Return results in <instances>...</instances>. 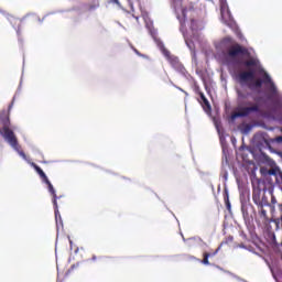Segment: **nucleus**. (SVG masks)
I'll return each instance as SVG.
<instances>
[{"label": "nucleus", "mask_w": 282, "mask_h": 282, "mask_svg": "<svg viewBox=\"0 0 282 282\" xmlns=\"http://www.w3.org/2000/svg\"><path fill=\"white\" fill-rule=\"evenodd\" d=\"M223 45H225V56L228 61H231L236 65H243L245 67H257V59L254 58L247 61L240 59L243 58V56H250L248 47L235 42L232 37H225L223 40Z\"/></svg>", "instance_id": "1"}, {"label": "nucleus", "mask_w": 282, "mask_h": 282, "mask_svg": "<svg viewBox=\"0 0 282 282\" xmlns=\"http://www.w3.org/2000/svg\"><path fill=\"white\" fill-rule=\"evenodd\" d=\"M13 105L14 101L9 105L8 110H2L0 112V123L2 124V128H0V135L4 138L12 149L19 151L21 147L19 145V140L17 139V134H14V128H12V123L10 121V111H12Z\"/></svg>", "instance_id": "2"}, {"label": "nucleus", "mask_w": 282, "mask_h": 282, "mask_svg": "<svg viewBox=\"0 0 282 282\" xmlns=\"http://www.w3.org/2000/svg\"><path fill=\"white\" fill-rule=\"evenodd\" d=\"M176 12V19L181 23V32H183V35L186 36V23L189 21V30L192 32H195L198 30L199 25L197 23V12L195 11V7H193V3H189L188 6H181L175 9Z\"/></svg>", "instance_id": "3"}, {"label": "nucleus", "mask_w": 282, "mask_h": 282, "mask_svg": "<svg viewBox=\"0 0 282 282\" xmlns=\"http://www.w3.org/2000/svg\"><path fill=\"white\" fill-rule=\"evenodd\" d=\"M238 96V111L232 112L230 118L235 120L236 118H248L251 113L259 112V105L252 104V101L248 100L250 93H245L243 90H237Z\"/></svg>", "instance_id": "4"}, {"label": "nucleus", "mask_w": 282, "mask_h": 282, "mask_svg": "<svg viewBox=\"0 0 282 282\" xmlns=\"http://www.w3.org/2000/svg\"><path fill=\"white\" fill-rule=\"evenodd\" d=\"M239 85H248L249 89H252V87H257L258 89H261L263 87V79H256L254 80V70L249 69V70H241L237 76H236ZM253 82V85L250 84Z\"/></svg>", "instance_id": "5"}, {"label": "nucleus", "mask_w": 282, "mask_h": 282, "mask_svg": "<svg viewBox=\"0 0 282 282\" xmlns=\"http://www.w3.org/2000/svg\"><path fill=\"white\" fill-rule=\"evenodd\" d=\"M251 184L253 188H258L263 193L268 192L270 195L274 193V181L271 177H252Z\"/></svg>", "instance_id": "6"}, {"label": "nucleus", "mask_w": 282, "mask_h": 282, "mask_svg": "<svg viewBox=\"0 0 282 282\" xmlns=\"http://www.w3.org/2000/svg\"><path fill=\"white\" fill-rule=\"evenodd\" d=\"M44 184H47L48 192L53 195V206L55 208V217L58 218V203L56 202V191L54 189V185L47 180V177L43 178Z\"/></svg>", "instance_id": "7"}, {"label": "nucleus", "mask_w": 282, "mask_h": 282, "mask_svg": "<svg viewBox=\"0 0 282 282\" xmlns=\"http://www.w3.org/2000/svg\"><path fill=\"white\" fill-rule=\"evenodd\" d=\"M250 208H253L252 206L248 205V204H242L241 205V213H242V217L246 224H250V221L253 220L252 214H250Z\"/></svg>", "instance_id": "8"}, {"label": "nucleus", "mask_w": 282, "mask_h": 282, "mask_svg": "<svg viewBox=\"0 0 282 282\" xmlns=\"http://www.w3.org/2000/svg\"><path fill=\"white\" fill-rule=\"evenodd\" d=\"M219 250H221V247H218L215 251L213 252H204L203 253V260H202V263L204 265H210V261H208V259H210V257H215Z\"/></svg>", "instance_id": "9"}, {"label": "nucleus", "mask_w": 282, "mask_h": 282, "mask_svg": "<svg viewBox=\"0 0 282 282\" xmlns=\"http://www.w3.org/2000/svg\"><path fill=\"white\" fill-rule=\"evenodd\" d=\"M200 105L204 109V111H210L213 108L210 107V101H208V98H206V95L204 93H200Z\"/></svg>", "instance_id": "10"}, {"label": "nucleus", "mask_w": 282, "mask_h": 282, "mask_svg": "<svg viewBox=\"0 0 282 282\" xmlns=\"http://www.w3.org/2000/svg\"><path fill=\"white\" fill-rule=\"evenodd\" d=\"M262 84L264 85H271V91L272 94H276V86H274V83L272 82V78L270 77V75H268V73H264L263 75V79H262Z\"/></svg>", "instance_id": "11"}, {"label": "nucleus", "mask_w": 282, "mask_h": 282, "mask_svg": "<svg viewBox=\"0 0 282 282\" xmlns=\"http://www.w3.org/2000/svg\"><path fill=\"white\" fill-rule=\"evenodd\" d=\"M252 202H253V204H256V206L259 207V205L261 204V189L253 187Z\"/></svg>", "instance_id": "12"}, {"label": "nucleus", "mask_w": 282, "mask_h": 282, "mask_svg": "<svg viewBox=\"0 0 282 282\" xmlns=\"http://www.w3.org/2000/svg\"><path fill=\"white\" fill-rule=\"evenodd\" d=\"M258 215L260 217V219L262 220V224H268V210H265V208L262 207H258Z\"/></svg>", "instance_id": "13"}, {"label": "nucleus", "mask_w": 282, "mask_h": 282, "mask_svg": "<svg viewBox=\"0 0 282 282\" xmlns=\"http://www.w3.org/2000/svg\"><path fill=\"white\" fill-rule=\"evenodd\" d=\"M169 63L174 67L175 69L181 67L180 59L175 56L167 55Z\"/></svg>", "instance_id": "14"}, {"label": "nucleus", "mask_w": 282, "mask_h": 282, "mask_svg": "<svg viewBox=\"0 0 282 282\" xmlns=\"http://www.w3.org/2000/svg\"><path fill=\"white\" fill-rule=\"evenodd\" d=\"M32 166L34 171L37 172V175H40V177H47V175H45V172H43V170L39 165H36V163H32Z\"/></svg>", "instance_id": "15"}, {"label": "nucleus", "mask_w": 282, "mask_h": 282, "mask_svg": "<svg viewBox=\"0 0 282 282\" xmlns=\"http://www.w3.org/2000/svg\"><path fill=\"white\" fill-rule=\"evenodd\" d=\"M270 206V200H268V196L265 194L260 198V204L258 207Z\"/></svg>", "instance_id": "16"}, {"label": "nucleus", "mask_w": 282, "mask_h": 282, "mask_svg": "<svg viewBox=\"0 0 282 282\" xmlns=\"http://www.w3.org/2000/svg\"><path fill=\"white\" fill-rule=\"evenodd\" d=\"M236 181L238 184V188H246V184H248V182H243V178L241 177H237Z\"/></svg>", "instance_id": "17"}, {"label": "nucleus", "mask_w": 282, "mask_h": 282, "mask_svg": "<svg viewBox=\"0 0 282 282\" xmlns=\"http://www.w3.org/2000/svg\"><path fill=\"white\" fill-rule=\"evenodd\" d=\"M242 127H243L242 129L243 133H250V131H252V126H250V123H246Z\"/></svg>", "instance_id": "18"}, {"label": "nucleus", "mask_w": 282, "mask_h": 282, "mask_svg": "<svg viewBox=\"0 0 282 282\" xmlns=\"http://www.w3.org/2000/svg\"><path fill=\"white\" fill-rule=\"evenodd\" d=\"M260 173L262 175V177H268V173H270V170L268 167H261L260 169Z\"/></svg>", "instance_id": "19"}, {"label": "nucleus", "mask_w": 282, "mask_h": 282, "mask_svg": "<svg viewBox=\"0 0 282 282\" xmlns=\"http://www.w3.org/2000/svg\"><path fill=\"white\" fill-rule=\"evenodd\" d=\"M97 8H100V3L97 1L95 2L94 4H89L88 6V10L91 11V10H96Z\"/></svg>", "instance_id": "20"}, {"label": "nucleus", "mask_w": 282, "mask_h": 282, "mask_svg": "<svg viewBox=\"0 0 282 282\" xmlns=\"http://www.w3.org/2000/svg\"><path fill=\"white\" fill-rule=\"evenodd\" d=\"M276 173H279V170L278 169H270L269 172H268V175L269 176H274L276 177Z\"/></svg>", "instance_id": "21"}, {"label": "nucleus", "mask_w": 282, "mask_h": 282, "mask_svg": "<svg viewBox=\"0 0 282 282\" xmlns=\"http://www.w3.org/2000/svg\"><path fill=\"white\" fill-rule=\"evenodd\" d=\"M194 91L198 96H200V94H204V93H202V88H199V85H197V84H194Z\"/></svg>", "instance_id": "22"}, {"label": "nucleus", "mask_w": 282, "mask_h": 282, "mask_svg": "<svg viewBox=\"0 0 282 282\" xmlns=\"http://www.w3.org/2000/svg\"><path fill=\"white\" fill-rule=\"evenodd\" d=\"M225 204L227 206V209L230 210V199L228 198V194L225 196Z\"/></svg>", "instance_id": "23"}, {"label": "nucleus", "mask_w": 282, "mask_h": 282, "mask_svg": "<svg viewBox=\"0 0 282 282\" xmlns=\"http://www.w3.org/2000/svg\"><path fill=\"white\" fill-rule=\"evenodd\" d=\"M271 195V204H276V197H274V192Z\"/></svg>", "instance_id": "24"}, {"label": "nucleus", "mask_w": 282, "mask_h": 282, "mask_svg": "<svg viewBox=\"0 0 282 282\" xmlns=\"http://www.w3.org/2000/svg\"><path fill=\"white\" fill-rule=\"evenodd\" d=\"M83 257V253L78 254V249L75 250V259H77V261Z\"/></svg>", "instance_id": "25"}, {"label": "nucleus", "mask_w": 282, "mask_h": 282, "mask_svg": "<svg viewBox=\"0 0 282 282\" xmlns=\"http://www.w3.org/2000/svg\"><path fill=\"white\" fill-rule=\"evenodd\" d=\"M132 50L138 54V56H140V51H138L135 47H132Z\"/></svg>", "instance_id": "26"}, {"label": "nucleus", "mask_w": 282, "mask_h": 282, "mask_svg": "<svg viewBox=\"0 0 282 282\" xmlns=\"http://www.w3.org/2000/svg\"><path fill=\"white\" fill-rule=\"evenodd\" d=\"M243 149H246V147H245V145H241V147L239 148V151H243Z\"/></svg>", "instance_id": "27"}, {"label": "nucleus", "mask_w": 282, "mask_h": 282, "mask_svg": "<svg viewBox=\"0 0 282 282\" xmlns=\"http://www.w3.org/2000/svg\"><path fill=\"white\" fill-rule=\"evenodd\" d=\"M20 155H22V158H25V152H20Z\"/></svg>", "instance_id": "28"}, {"label": "nucleus", "mask_w": 282, "mask_h": 282, "mask_svg": "<svg viewBox=\"0 0 282 282\" xmlns=\"http://www.w3.org/2000/svg\"><path fill=\"white\" fill-rule=\"evenodd\" d=\"M185 43L186 45H188V47H191V44H188V40H186V37H185Z\"/></svg>", "instance_id": "29"}, {"label": "nucleus", "mask_w": 282, "mask_h": 282, "mask_svg": "<svg viewBox=\"0 0 282 282\" xmlns=\"http://www.w3.org/2000/svg\"><path fill=\"white\" fill-rule=\"evenodd\" d=\"M224 22L226 23V25H229L228 21L225 20Z\"/></svg>", "instance_id": "30"}, {"label": "nucleus", "mask_w": 282, "mask_h": 282, "mask_svg": "<svg viewBox=\"0 0 282 282\" xmlns=\"http://www.w3.org/2000/svg\"><path fill=\"white\" fill-rule=\"evenodd\" d=\"M221 17H223V20H224V12H221Z\"/></svg>", "instance_id": "31"}, {"label": "nucleus", "mask_w": 282, "mask_h": 282, "mask_svg": "<svg viewBox=\"0 0 282 282\" xmlns=\"http://www.w3.org/2000/svg\"><path fill=\"white\" fill-rule=\"evenodd\" d=\"M280 177H282V174H280Z\"/></svg>", "instance_id": "32"}]
</instances>
